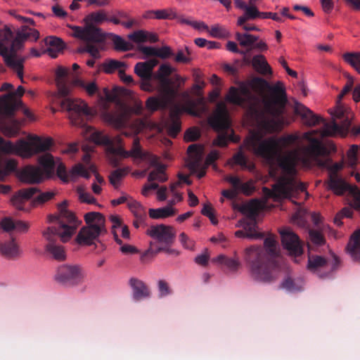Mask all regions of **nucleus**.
I'll return each mask as SVG.
<instances>
[{
  "label": "nucleus",
  "instance_id": "52",
  "mask_svg": "<svg viewBox=\"0 0 360 360\" xmlns=\"http://www.w3.org/2000/svg\"><path fill=\"white\" fill-rule=\"evenodd\" d=\"M198 103L201 105L200 109H198L196 103L194 101L191 102L188 112L194 116H200V115L206 110V105L204 101V98L200 97L198 99Z\"/></svg>",
  "mask_w": 360,
  "mask_h": 360
},
{
  "label": "nucleus",
  "instance_id": "49",
  "mask_svg": "<svg viewBox=\"0 0 360 360\" xmlns=\"http://www.w3.org/2000/svg\"><path fill=\"white\" fill-rule=\"evenodd\" d=\"M343 58L360 74V53H346Z\"/></svg>",
  "mask_w": 360,
  "mask_h": 360
},
{
  "label": "nucleus",
  "instance_id": "13",
  "mask_svg": "<svg viewBox=\"0 0 360 360\" xmlns=\"http://www.w3.org/2000/svg\"><path fill=\"white\" fill-rule=\"evenodd\" d=\"M39 32L27 25H22L15 30L11 25H5L0 28V45H22L34 43L39 38Z\"/></svg>",
  "mask_w": 360,
  "mask_h": 360
},
{
  "label": "nucleus",
  "instance_id": "39",
  "mask_svg": "<svg viewBox=\"0 0 360 360\" xmlns=\"http://www.w3.org/2000/svg\"><path fill=\"white\" fill-rule=\"evenodd\" d=\"M169 246L165 245L164 247H157L155 248H152V244L150 243V248H148L141 256V259L143 261L146 257H153L157 254L160 252H165L169 255H178L179 252L174 249H170L168 248Z\"/></svg>",
  "mask_w": 360,
  "mask_h": 360
},
{
  "label": "nucleus",
  "instance_id": "53",
  "mask_svg": "<svg viewBox=\"0 0 360 360\" xmlns=\"http://www.w3.org/2000/svg\"><path fill=\"white\" fill-rule=\"evenodd\" d=\"M124 65L123 63L115 60H110L105 63L104 70L106 73H112L117 70H121L120 68Z\"/></svg>",
  "mask_w": 360,
  "mask_h": 360
},
{
  "label": "nucleus",
  "instance_id": "62",
  "mask_svg": "<svg viewBox=\"0 0 360 360\" xmlns=\"http://www.w3.org/2000/svg\"><path fill=\"white\" fill-rule=\"evenodd\" d=\"M309 237L311 242L316 245H321L324 243V238L323 235L318 231H309Z\"/></svg>",
  "mask_w": 360,
  "mask_h": 360
},
{
  "label": "nucleus",
  "instance_id": "42",
  "mask_svg": "<svg viewBox=\"0 0 360 360\" xmlns=\"http://www.w3.org/2000/svg\"><path fill=\"white\" fill-rule=\"evenodd\" d=\"M148 180L149 181H166L167 180V177L165 174V166L164 165H157L156 168L149 173Z\"/></svg>",
  "mask_w": 360,
  "mask_h": 360
},
{
  "label": "nucleus",
  "instance_id": "6",
  "mask_svg": "<svg viewBox=\"0 0 360 360\" xmlns=\"http://www.w3.org/2000/svg\"><path fill=\"white\" fill-rule=\"evenodd\" d=\"M105 22L114 25L120 23L116 16L108 17L107 11L100 9L86 15L83 18L84 26L69 25L71 35L86 43H105L111 41L112 45H129L120 36L112 32H105L98 25Z\"/></svg>",
  "mask_w": 360,
  "mask_h": 360
},
{
  "label": "nucleus",
  "instance_id": "60",
  "mask_svg": "<svg viewBox=\"0 0 360 360\" xmlns=\"http://www.w3.org/2000/svg\"><path fill=\"white\" fill-rule=\"evenodd\" d=\"M76 83L84 88L90 96L95 94L98 91V86L95 82H91L86 84L83 81L77 80Z\"/></svg>",
  "mask_w": 360,
  "mask_h": 360
},
{
  "label": "nucleus",
  "instance_id": "7",
  "mask_svg": "<svg viewBox=\"0 0 360 360\" xmlns=\"http://www.w3.org/2000/svg\"><path fill=\"white\" fill-rule=\"evenodd\" d=\"M114 46L117 51L125 52L134 51L133 53H129L125 55L126 58H135L137 59H146L152 57L146 62H140L136 64L134 72L141 79H152L153 70L158 63L157 58H167L172 56V53L169 46H161L158 49L157 46Z\"/></svg>",
  "mask_w": 360,
  "mask_h": 360
},
{
  "label": "nucleus",
  "instance_id": "4",
  "mask_svg": "<svg viewBox=\"0 0 360 360\" xmlns=\"http://www.w3.org/2000/svg\"><path fill=\"white\" fill-rule=\"evenodd\" d=\"M264 248L257 245L246 248L244 250L243 258L254 280L271 283L277 278L279 271L276 259L277 243L274 237H266L264 241Z\"/></svg>",
  "mask_w": 360,
  "mask_h": 360
},
{
  "label": "nucleus",
  "instance_id": "63",
  "mask_svg": "<svg viewBox=\"0 0 360 360\" xmlns=\"http://www.w3.org/2000/svg\"><path fill=\"white\" fill-rule=\"evenodd\" d=\"M44 45H65L63 40L56 36H48L43 39Z\"/></svg>",
  "mask_w": 360,
  "mask_h": 360
},
{
  "label": "nucleus",
  "instance_id": "40",
  "mask_svg": "<svg viewBox=\"0 0 360 360\" xmlns=\"http://www.w3.org/2000/svg\"><path fill=\"white\" fill-rule=\"evenodd\" d=\"M150 13H154V18L158 20H173L177 18L176 10L174 8L152 10Z\"/></svg>",
  "mask_w": 360,
  "mask_h": 360
},
{
  "label": "nucleus",
  "instance_id": "30",
  "mask_svg": "<svg viewBox=\"0 0 360 360\" xmlns=\"http://www.w3.org/2000/svg\"><path fill=\"white\" fill-rule=\"evenodd\" d=\"M212 262L224 264L227 268L231 271H236L240 266L237 251L233 252V258H229L224 255H219L217 257L212 259Z\"/></svg>",
  "mask_w": 360,
  "mask_h": 360
},
{
  "label": "nucleus",
  "instance_id": "48",
  "mask_svg": "<svg viewBox=\"0 0 360 360\" xmlns=\"http://www.w3.org/2000/svg\"><path fill=\"white\" fill-rule=\"evenodd\" d=\"M105 46H79L76 51L78 53H89L94 59L99 58L100 51L105 50Z\"/></svg>",
  "mask_w": 360,
  "mask_h": 360
},
{
  "label": "nucleus",
  "instance_id": "46",
  "mask_svg": "<svg viewBox=\"0 0 360 360\" xmlns=\"http://www.w3.org/2000/svg\"><path fill=\"white\" fill-rule=\"evenodd\" d=\"M207 32L212 37L219 39H225L229 37V32L226 29V27L218 24L209 28Z\"/></svg>",
  "mask_w": 360,
  "mask_h": 360
},
{
  "label": "nucleus",
  "instance_id": "22",
  "mask_svg": "<svg viewBox=\"0 0 360 360\" xmlns=\"http://www.w3.org/2000/svg\"><path fill=\"white\" fill-rule=\"evenodd\" d=\"M147 233L158 242L170 246L174 240L175 233L171 226L164 224L151 226Z\"/></svg>",
  "mask_w": 360,
  "mask_h": 360
},
{
  "label": "nucleus",
  "instance_id": "32",
  "mask_svg": "<svg viewBox=\"0 0 360 360\" xmlns=\"http://www.w3.org/2000/svg\"><path fill=\"white\" fill-rule=\"evenodd\" d=\"M281 285L290 292H297L303 290L304 280L301 277L292 278L288 276L283 280Z\"/></svg>",
  "mask_w": 360,
  "mask_h": 360
},
{
  "label": "nucleus",
  "instance_id": "28",
  "mask_svg": "<svg viewBox=\"0 0 360 360\" xmlns=\"http://www.w3.org/2000/svg\"><path fill=\"white\" fill-rule=\"evenodd\" d=\"M0 227L6 232L16 231L18 232H26L29 225L20 220H13L11 218L6 217L0 221Z\"/></svg>",
  "mask_w": 360,
  "mask_h": 360
},
{
  "label": "nucleus",
  "instance_id": "38",
  "mask_svg": "<svg viewBox=\"0 0 360 360\" xmlns=\"http://www.w3.org/2000/svg\"><path fill=\"white\" fill-rule=\"evenodd\" d=\"M128 154H129V157L142 160L149 159L150 157L148 153L142 150L138 137L134 139L132 148L128 151Z\"/></svg>",
  "mask_w": 360,
  "mask_h": 360
},
{
  "label": "nucleus",
  "instance_id": "57",
  "mask_svg": "<svg viewBox=\"0 0 360 360\" xmlns=\"http://www.w3.org/2000/svg\"><path fill=\"white\" fill-rule=\"evenodd\" d=\"M159 290V297H163L170 295L172 291L170 289L169 284L165 280H160L158 283Z\"/></svg>",
  "mask_w": 360,
  "mask_h": 360
},
{
  "label": "nucleus",
  "instance_id": "29",
  "mask_svg": "<svg viewBox=\"0 0 360 360\" xmlns=\"http://www.w3.org/2000/svg\"><path fill=\"white\" fill-rule=\"evenodd\" d=\"M0 253L6 258L14 259L21 254L19 246L14 238L6 242H0Z\"/></svg>",
  "mask_w": 360,
  "mask_h": 360
},
{
  "label": "nucleus",
  "instance_id": "43",
  "mask_svg": "<svg viewBox=\"0 0 360 360\" xmlns=\"http://www.w3.org/2000/svg\"><path fill=\"white\" fill-rule=\"evenodd\" d=\"M235 236L238 238H247L249 239H260L264 236L263 233L259 232L257 228L251 229L250 231L248 229L238 230L236 231Z\"/></svg>",
  "mask_w": 360,
  "mask_h": 360
},
{
  "label": "nucleus",
  "instance_id": "50",
  "mask_svg": "<svg viewBox=\"0 0 360 360\" xmlns=\"http://www.w3.org/2000/svg\"><path fill=\"white\" fill-rule=\"evenodd\" d=\"M110 221L112 224V233L116 243L119 245H122V240L119 238L116 229L120 228L122 226V220L117 215H110Z\"/></svg>",
  "mask_w": 360,
  "mask_h": 360
},
{
  "label": "nucleus",
  "instance_id": "1",
  "mask_svg": "<svg viewBox=\"0 0 360 360\" xmlns=\"http://www.w3.org/2000/svg\"><path fill=\"white\" fill-rule=\"evenodd\" d=\"M302 139L309 145L300 149H293L284 153V150L294 145L300 140L298 134H290L279 138L274 136L264 139L259 131H252L243 141V146L257 156L265 159L270 163L277 162L278 167L290 174H296V167L299 165L306 169L314 167L327 169L329 171L326 182L327 189L337 195H342L346 191L352 195L350 207L342 208L335 217L334 223L337 226L342 224L344 217L352 216V208L360 209V191L356 186L348 184L338 172L343 167L342 162L333 163L328 157L329 151L322 141L311 136V132L302 134Z\"/></svg>",
  "mask_w": 360,
  "mask_h": 360
},
{
  "label": "nucleus",
  "instance_id": "54",
  "mask_svg": "<svg viewBox=\"0 0 360 360\" xmlns=\"http://www.w3.org/2000/svg\"><path fill=\"white\" fill-rule=\"evenodd\" d=\"M172 70L169 65H162L159 68L158 72L156 75V77L159 79L160 82H163L164 79L166 80H170L168 76L172 73Z\"/></svg>",
  "mask_w": 360,
  "mask_h": 360
},
{
  "label": "nucleus",
  "instance_id": "41",
  "mask_svg": "<svg viewBox=\"0 0 360 360\" xmlns=\"http://www.w3.org/2000/svg\"><path fill=\"white\" fill-rule=\"evenodd\" d=\"M148 213L152 219H160L173 216L175 210L172 207L166 206L158 209H150Z\"/></svg>",
  "mask_w": 360,
  "mask_h": 360
},
{
  "label": "nucleus",
  "instance_id": "23",
  "mask_svg": "<svg viewBox=\"0 0 360 360\" xmlns=\"http://www.w3.org/2000/svg\"><path fill=\"white\" fill-rule=\"evenodd\" d=\"M243 212L247 214V218L238 221L237 226H241L244 229L250 230L257 229L256 217L258 214V208L256 204L250 203L244 207Z\"/></svg>",
  "mask_w": 360,
  "mask_h": 360
},
{
  "label": "nucleus",
  "instance_id": "18",
  "mask_svg": "<svg viewBox=\"0 0 360 360\" xmlns=\"http://www.w3.org/2000/svg\"><path fill=\"white\" fill-rule=\"evenodd\" d=\"M84 275L82 269L78 265L63 264L58 267L55 280L60 285L72 287L82 283Z\"/></svg>",
  "mask_w": 360,
  "mask_h": 360
},
{
  "label": "nucleus",
  "instance_id": "2",
  "mask_svg": "<svg viewBox=\"0 0 360 360\" xmlns=\"http://www.w3.org/2000/svg\"><path fill=\"white\" fill-rule=\"evenodd\" d=\"M252 86L262 96V99L243 85L239 89L231 86L226 96V101L240 106L245 105L248 115L259 122L266 131H281L285 124H288L284 116L288 98L283 83L277 82L271 85L263 78L255 77L252 80Z\"/></svg>",
  "mask_w": 360,
  "mask_h": 360
},
{
  "label": "nucleus",
  "instance_id": "19",
  "mask_svg": "<svg viewBox=\"0 0 360 360\" xmlns=\"http://www.w3.org/2000/svg\"><path fill=\"white\" fill-rule=\"evenodd\" d=\"M60 106L70 114V118L75 124L83 122V117L91 115L88 105L81 99L65 98L60 102Z\"/></svg>",
  "mask_w": 360,
  "mask_h": 360
},
{
  "label": "nucleus",
  "instance_id": "21",
  "mask_svg": "<svg viewBox=\"0 0 360 360\" xmlns=\"http://www.w3.org/2000/svg\"><path fill=\"white\" fill-rule=\"evenodd\" d=\"M283 246L291 255L300 256L303 250L301 241L293 231L290 229H284L280 231Z\"/></svg>",
  "mask_w": 360,
  "mask_h": 360
},
{
  "label": "nucleus",
  "instance_id": "64",
  "mask_svg": "<svg viewBox=\"0 0 360 360\" xmlns=\"http://www.w3.org/2000/svg\"><path fill=\"white\" fill-rule=\"evenodd\" d=\"M233 160L236 165H240L243 167H247V158L241 151L236 153L233 156Z\"/></svg>",
  "mask_w": 360,
  "mask_h": 360
},
{
  "label": "nucleus",
  "instance_id": "33",
  "mask_svg": "<svg viewBox=\"0 0 360 360\" xmlns=\"http://www.w3.org/2000/svg\"><path fill=\"white\" fill-rule=\"evenodd\" d=\"M129 172L130 169L128 167L118 168L112 171L108 176L110 184L115 189H117L120 187L122 179L128 174Z\"/></svg>",
  "mask_w": 360,
  "mask_h": 360
},
{
  "label": "nucleus",
  "instance_id": "24",
  "mask_svg": "<svg viewBox=\"0 0 360 360\" xmlns=\"http://www.w3.org/2000/svg\"><path fill=\"white\" fill-rule=\"evenodd\" d=\"M129 284L132 289V296L134 300L140 301L150 297V290L148 285L141 280L131 278Z\"/></svg>",
  "mask_w": 360,
  "mask_h": 360
},
{
  "label": "nucleus",
  "instance_id": "26",
  "mask_svg": "<svg viewBox=\"0 0 360 360\" xmlns=\"http://www.w3.org/2000/svg\"><path fill=\"white\" fill-rule=\"evenodd\" d=\"M68 74L69 70L63 66H59L56 71V85L59 94L63 97H66L70 93V89L67 84Z\"/></svg>",
  "mask_w": 360,
  "mask_h": 360
},
{
  "label": "nucleus",
  "instance_id": "5",
  "mask_svg": "<svg viewBox=\"0 0 360 360\" xmlns=\"http://www.w3.org/2000/svg\"><path fill=\"white\" fill-rule=\"evenodd\" d=\"M294 112L301 117L307 126L314 127L320 123L323 124L322 129L310 131L312 137L317 134H319L321 138L335 136L338 134L345 136L352 127V120L354 117L350 110L341 105H338L333 111H330L333 118L330 122H326L322 117L314 114L309 108L298 102L295 103Z\"/></svg>",
  "mask_w": 360,
  "mask_h": 360
},
{
  "label": "nucleus",
  "instance_id": "12",
  "mask_svg": "<svg viewBox=\"0 0 360 360\" xmlns=\"http://www.w3.org/2000/svg\"><path fill=\"white\" fill-rule=\"evenodd\" d=\"M86 226H83L79 231L76 241L81 245H91L98 239V236L106 231L104 216L96 212H90L84 215Z\"/></svg>",
  "mask_w": 360,
  "mask_h": 360
},
{
  "label": "nucleus",
  "instance_id": "35",
  "mask_svg": "<svg viewBox=\"0 0 360 360\" xmlns=\"http://www.w3.org/2000/svg\"><path fill=\"white\" fill-rule=\"evenodd\" d=\"M252 65L255 69L262 75L272 74V70L267 63L265 58L261 55L255 56L252 58Z\"/></svg>",
  "mask_w": 360,
  "mask_h": 360
},
{
  "label": "nucleus",
  "instance_id": "37",
  "mask_svg": "<svg viewBox=\"0 0 360 360\" xmlns=\"http://www.w3.org/2000/svg\"><path fill=\"white\" fill-rule=\"evenodd\" d=\"M127 206L134 217L139 218V221L143 219H147L146 208L139 202L131 198L127 202Z\"/></svg>",
  "mask_w": 360,
  "mask_h": 360
},
{
  "label": "nucleus",
  "instance_id": "8",
  "mask_svg": "<svg viewBox=\"0 0 360 360\" xmlns=\"http://www.w3.org/2000/svg\"><path fill=\"white\" fill-rule=\"evenodd\" d=\"M24 92V88L19 86L15 91L4 95L0 100V131L6 136H15L18 134V122L12 117L15 110L22 105L17 97H21Z\"/></svg>",
  "mask_w": 360,
  "mask_h": 360
},
{
  "label": "nucleus",
  "instance_id": "11",
  "mask_svg": "<svg viewBox=\"0 0 360 360\" xmlns=\"http://www.w3.org/2000/svg\"><path fill=\"white\" fill-rule=\"evenodd\" d=\"M282 171L285 176L280 178L278 182L273 186L272 189L263 188L264 194L268 198H273L274 201L291 199L295 198L300 192L306 191L305 185L295 179L296 174H290L283 169Z\"/></svg>",
  "mask_w": 360,
  "mask_h": 360
},
{
  "label": "nucleus",
  "instance_id": "16",
  "mask_svg": "<svg viewBox=\"0 0 360 360\" xmlns=\"http://www.w3.org/2000/svg\"><path fill=\"white\" fill-rule=\"evenodd\" d=\"M340 264L339 258L335 255L328 259L320 255H309L307 268L320 278H328L332 276Z\"/></svg>",
  "mask_w": 360,
  "mask_h": 360
},
{
  "label": "nucleus",
  "instance_id": "20",
  "mask_svg": "<svg viewBox=\"0 0 360 360\" xmlns=\"http://www.w3.org/2000/svg\"><path fill=\"white\" fill-rule=\"evenodd\" d=\"M91 139L96 144L106 146L107 153L110 155L120 156L121 158L129 157L128 150L123 146H115L113 141L102 131H94L91 135Z\"/></svg>",
  "mask_w": 360,
  "mask_h": 360
},
{
  "label": "nucleus",
  "instance_id": "61",
  "mask_svg": "<svg viewBox=\"0 0 360 360\" xmlns=\"http://www.w3.org/2000/svg\"><path fill=\"white\" fill-rule=\"evenodd\" d=\"M200 133L197 128L188 129L184 135V139L186 141H195L199 139Z\"/></svg>",
  "mask_w": 360,
  "mask_h": 360
},
{
  "label": "nucleus",
  "instance_id": "27",
  "mask_svg": "<svg viewBox=\"0 0 360 360\" xmlns=\"http://www.w3.org/2000/svg\"><path fill=\"white\" fill-rule=\"evenodd\" d=\"M346 249L352 259L360 263V229L352 234Z\"/></svg>",
  "mask_w": 360,
  "mask_h": 360
},
{
  "label": "nucleus",
  "instance_id": "56",
  "mask_svg": "<svg viewBox=\"0 0 360 360\" xmlns=\"http://www.w3.org/2000/svg\"><path fill=\"white\" fill-rule=\"evenodd\" d=\"M56 173L58 176L63 181V182H68L70 179H72L70 177V172H68L66 170V167L65 165L62 162H60L56 169Z\"/></svg>",
  "mask_w": 360,
  "mask_h": 360
},
{
  "label": "nucleus",
  "instance_id": "34",
  "mask_svg": "<svg viewBox=\"0 0 360 360\" xmlns=\"http://www.w3.org/2000/svg\"><path fill=\"white\" fill-rule=\"evenodd\" d=\"M236 39L239 45H266V41L259 39L258 37L250 34H236Z\"/></svg>",
  "mask_w": 360,
  "mask_h": 360
},
{
  "label": "nucleus",
  "instance_id": "31",
  "mask_svg": "<svg viewBox=\"0 0 360 360\" xmlns=\"http://www.w3.org/2000/svg\"><path fill=\"white\" fill-rule=\"evenodd\" d=\"M67 46H46V49H44V46H41L39 49H37L36 48L33 47L30 50V53L32 56L35 57H40L42 54L47 53L49 54L52 58H56L58 57V56L60 53H63L65 49Z\"/></svg>",
  "mask_w": 360,
  "mask_h": 360
},
{
  "label": "nucleus",
  "instance_id": "44",
  "mask_svg": "<svg viewBox=\"0 0 360 360\" xmlns=\"http://www.w3.org/2000/svg\"><path fill=\"white\" fill-rule=\"evenodd\" d=\"M168 134L175 138L181 131V121L179 118L174 115L171 116V121L167 124Z\"/></svg>",
  "mask_w": 360,
  "mask_h": 360
},
{
  "label": "nucleus",
  "instance_id": "10",
  "mask_svg": "<svg viewBox=\"0 0 360 360\" xmlns=\"http://www.w3.org/2000/svg\"><path fill=\"white\" fill-rule=\"evenodd\" d=\"M210 126L218 135L213 140V145L219 147H226L229 141L238 143L240 137L234 134L231 127L229 112L223 103L217 105L215 110L207 120Z\"/></svg>",
  "mask_w": 360,
  "mask_h": 360
},
{
  "label": "nucleus",
  "instance_id": "3",
  "mask_svg": "<svg viewBox=\"0 0 360 360\" xmlns=\"http://www.w3.org/2000/svg\"><path fill=\"white\" fill-rule=\"evenodd\" d=\"M68 201L63 200L58 204V213L48 217L49 222L54 225L43 231L44 238L48 241L45 249L52 257L58 260H65L66 254L62 245L56 244L60 238L63 243L70 240L81 224L73 212L68 210Z\"/></svg>",
  "mask_w": 360,
  "mask_h": 360
},
{
  "label": "nucleus",
  "instance_id": "55",
  "mask_svg": "<svg viewBox=\"0 0 360 360\" xmlns=\"http://www.w3.org/2000/svg\"><path fill=\"white\" fill-rule=\"evenodd\" d=\"M171 81L164 79L163 82H160L161 90L164 96L167 98H172L174 96L175 92L171 86Z\"/></svg>",
  "mask_w": 360,
  "mask_h": 360
},
{
  "label": "nucleus",
  "instance_id": "47",
  "mask_svg": "<svg viewBox=\"0 0 360 360\" xmlns=\"http://www.w3.org/2000/svg\"><path fill=\"white\" fill-rule=\"evenodd\" d=\"M70 177L75 179L77 176H82L86 179L91 177L89 172L83 166V165L78 163L72 167L70 171Z\"/></svg>",
  "mask_w": 360,
  "mask_h": 360
},
{
  "label": "nucleus",
  "instance_id": "14",
  "mask_svg": "<svg viewBox=\"0 0 360 360\" xmlns=\"http://www.w3.org/2000/svg\"><path fill=\"white\" fill-rule=\"evenodd\" d=\"M42 169L38 167L28 165L22 169L19 173L20 180L25 184H34L40 183L43 179V172L51 176L55 168L53 157L50 153H45L38 159Z\"/></svg>",
  "mask_w": 360,
  "mask_h": 360
},
{
  "label": "nucleus",
  "instance_id": "58",
  "mask_svg": "<svg viewBox=\"0 0 360 360\" xmlns=\"http://www.w3.org/2000/svg\"><path fill=\"white\" fill-rule=\"evenodd\" d=\"M201 213L204 216L207 217L210 219V220L212 224H214V225L217 224L218 221L214 214L213 209L210 205H209V204L204 205V206L201 210Z\"/></svg>",
  "mask_w": 360,
  "mask_h": 360
},
{
  "label": "nucleus",
  "instance_id": "59",
  "mask_svg": "<svg viewBox=\"0 0 360 360\" xmlns=\"http://www.w3.org/2000/svg\"><path fill=\"white\" fill-rule=\"evenodd\" d=\"M358 146L352 145L347 152L348 162L351 167H354L357 162Z\"/></svg>",
  "mask_w": 360,
  "mask_h": 360
},
{
  "label": "nucleus",
  "instance_id": "51",
  "mask_svg": "<svg viewBox=\"0 0 360 360\" xmlns=\"http://www.w3.org/2000/svg\"><path fill=\"white\" fill-rule=\"evenodd\" d=\"M180 22L182 24L190 25L193 29L200 32H207L209 29L207 25L205 24L203 21L191 20L189 19L182 18L180 20Z\"/></svg>",
  "mask_w": 360,
  "mask_h": 360
},
{
  "label": "nucleus",
  "instance_id": "36",
  "mask_svg": "<svg viewBox=\"0 0 360 360\" xmlns=\"http://www.w3.org/2000/svg\"><path fill=\"white\" fill-rule=\"evenodd\" d=\"M261 13L262 12L259 11L257 8L253 5V4H250V6H248L245 10L243 15L238 18L237 22L238 25H243V24H245V22L248 20H255L258 18H260Z\"/></svg>",
  "mask_w": 360,
  "mask_h": 360
},
{
  "label": "nucleus",
  "instance_id": "15",
  "mask_svg": "<svg viewBox=\"0 0 360 360\" xmlns=\"http://www.w3.org/2000/svg\"><path fill=\"white\" fill-rule=\"evenodd\" d=\"M56 193L52 191L41 192L37 187H29L18 191L11 198L12 205L19 210H26L25 202L31 200V205L37 207L51 200Z\"/></svg>",
  "mask_w": 360,
  "mask_h": 360
},
{
  "label": "nucleus",
  "instance_id": "45",
  "mask_svg": "<svg viewBox=\"0 0 360 360\" xmlns=\"http://www.w3.org/2000/svg\"><path fill=\"white\" fill-rule=\"evenodd\" d=\"M165 106V101L158 97L150 96L146 101V108L150 112H155L160 108H163Z\"/></svg>",
  "mask_w": 360,
  "mask_h": 360
},
{
  "label": "nucleus",
  "instance_id": "9",
  "mask_svg": "<svg viewBox=\"0 0 360 360\" xmlns=\"http://www.w3.org/2000/svg\"><path fill=\"white\" fill-rule=\"evenodd\" d=\"M53 145L51 138L43 139L38 136L30 138L29 141L20 139L16 144L10 141H6L0 136V153L10 155L15 154L22 158H30L34 154L45 152Z\"/></svg>",
  "mask_w": 360,
  "mask_h": 360
},
{
  "label": "nucleus",
  "instance_id": "25",
  "mask_svg": "<svg viewBox=\"0 0 360 360\" xmlns=\"http://www.w3.org/2000/svg\"><path fill=\"white\" fill-rule=\"evenodd\" d=\"M128 39L136 44L145 42L153 44L159 41L158 35L156 33L143 30L134 31L128 34Z\"/></svg>",
  "mask_w": 360,
  "mask_h": 360
},
{
  "label": "nucleus",
  "instance_id": "17",
  "mask_svg": "<svg viewBox=\"0 0 360 360\" xmlns=\"http://www.w3.org/2000/svg\"><path fill=\"white\" fill-rule=\"evenodd\" d=\"M24 46H0V56L5 64L16 71L18 77L23 80V63L26 59L22 53Z\"/></svg>",
  "mask_w": 360,
  "mask_h": 360
}]
</instances>
